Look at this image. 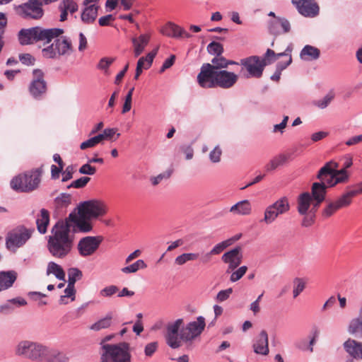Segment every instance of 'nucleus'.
Here are the masks:
<instances>
[{"mask_svg":"<svg viewBox=\"0 0 362 362\" xmlns=\"http://www.w3.org/2000/svg\"><path fill=\"white\" fill-rule=\"evenodd\" d=\"M280 21L281 18H276V19L270 20L268 22V30L271 34L278 35L281 33Z\"/></svg>","mask_w":362,"mask_h":362,"instance_id":"obj_48","label":"nucleus"},{"mask_svg":"<svg viewBox=\"0 0 362 362\" xmlns=\"http://www.w3.org/2000/svg\"><path fill=\"white\" fill-rule=\"evenodd\" d=\"M226 59L215 57L211 64L204 63L197 75V82L204 88L221 87L226 88Z\"/></svg>","mask_w":362,"mask_h":362,"instance_id":"obj_2","label":"nucleus"},{"mask_svg":"<svg viewBox=\"0 0 362 362\" xmlns=\"http://www.w3.org/2000/svg\"><path fill=\"white\" fill-rule=\"evenodd\" d=\"M73 226L66 219V223L58 222L52 228V235L47 241V249L55 258L63 259L71 251L73 238L70 236V227Z\"/></svg>","mask_w":362,"mask_h":362,"instance_id":"obj_3","label":"nucleus"},{"mask_svg":"<svg viewBox=\"0 0 362 362\" xmlns=\"http://www.w3.org/2000/svg\"><path fill=\"white\" fill-rule=\"evenodd\" d=\"M290 210V204L286 197H283L276 200L272 204L269 205L264 214V218L261 222L266 224H271L275 221L280 215L287 213Z\"/></svg>","mask_w":362,"mask_h":362,"instance_id":"obj_11","label":"nucleus"},{"mask_svg":"<svg viewBox=\"0 0 362 362\" xmlns=\"http://www.w3.org/2000/svg\"><path fill=\"white\" fill-rule=\"evenodd\" d=\"M149 39L150 36L146 34L141 35L139 37L132 39L135 57H139L143 52L149 42Z\"/></svg>","mask_w":362,"mask_h":362,"instance_id":"obj_29","label":"nucleus"},{"mask_svg":"<svg viewBox=\"0 0 362 362\" xmlns=\"http://www.w3.org/2000/svg\"><path fill=\"white\" fill-rule=\"evenodd\" d=\"M74 173V168L71 165H69L64 172L63 173V177L62 181V182H66L69 180H71L73 177Z\"/></svg>","mask_w":362,"mask_h":362,"instance_id":"obj_64","label":"nucleus"},{"mask_svg":"<svg viewBox=\"0 0 362 362\" xmlns=\"http://www.w3.org/2000/svg\"><path fill=\"white\" fill-rule=\"evenodd\" d=\"M253 351L255 354L262 356L269 354V339L267 332L262 330L253 339Z\"/></svg>","mask_w":362,"mask_h":362,"instance_id":"obj_19","label":"nucleus"},{"mask_svg":"<svg viewBox=\"0 0 362 362\" xmlns=\"http://www.w3.org/2000/svg\"><path fill=\"white\" fill-rule=\"evenodd\" d=\"M54 42L42 49V56L47 59H59L70 55L74 47L71 40L65 36L54 37Z\"/></svg>","mask_w":362,"mask_h":362,"instance_id":"obj_8","label":"nucleus"},{"mask_svg":"<svg viewBox=\"0 0 362 362\" xmlns=\"http://www.w3.org/2000/svg\"><path fill=\"white\" fill-rule=\"evenodd\" d=\"M103 141V137L102 135H97L93 137L88 139V140L82 142L80 145V148L81 150H86L87 148H90L96 146L98 144L101 143Z\"/></svg>","mask_w":362,"mask_h":362,"instance_id":"obj_39","label":"nucleus"},{"mask_svg":"<svg viewBox=\"0 0 362 362\" xmlns=\"http://www.w3.org/2000/svg\"><path fill=\"white\" fill-rule=\"evenodd\" d=\"M85 8L81 13V20L86 24L93 23L97 16L98 6L95 4L85 6Z\"/></svg>","mask_w":362,"mask_h":362,"instance_id":"obj_27","label":"nucleus"},{"mask_svg":"<svg viewBox=\"0 0 362 362\" xmlns=\"http://www.w3.org/2000/svg\"><path fill=\"white\" fill-rule=\"evenodd\" d=\"M64 33L62 28H43L36 26L30 28H23L18 33V40L21 45H33L37 42H43L44 45L49 44L54 37Z\"/></svg>","mask_w":362,"mask_h":362,"instance_id":"obj_4","label":"nucleus"},{"mask_svg":"<svg viewBox=\"0 0 362 362\" xmlns=\"http://www.w3.org/2000/svg\"><path fill=\"white\" fill-rule=\"evenodd\" d=\"M103 241L101 235L86 236L81 238L77 245L79 255L83 257H87L94 255Z\"/></svg>","mask_w":362,"mask_h":362,"instance_id":"obj_13","label":"nucleus"},{"mask_svg":"<svg viewBox=\"0 0 362 362\" xmlns=\"http://www.w3.org/2000/svg\"><path fill=\"white\" fill-rule=\"evenodd\" d=\"M33 232V228H28L24 226H18L13 228L6 237V248L12 252H16L18 248L27 243Z\"/></svg>","mask_w":362,"mask_h":362,"instance_id":"obj_9","label":"nucleus"},{"mask_svg":"<svg viewBox=\"0 0 362 362\" xmlns=\"http://www.w3.org/2000/svg\"><path fill=\"white\" fill-rule=\"evenodd\" d=\"M247 271V266H242L240 267L238 269H237L235 271L232 272L230 276V280L232 282H235L238 280H240L246 273Z\"/></svg>","mask_w":362,"mask_h":362,"instance_id":"obj_51","label":"nucleus"},{"mask_svg":"<svg viewBox=\"0 0 362 362\" xmlns=\"http://www.w3.org/2000/svg\"><path fill=\"white\" fill-rule=\"evenodd\" d=\"M351 203L352 199L347 191H346L335 200L327 202L322 211V216L323 218H328L333 216L338 210L349 206Z\"/></svg>","mask_w":362,"mask_h":362,"instance_id":"obj_14","label":"nucleus"},{"mask_svg":"<svg viewBox=\"0 0 362 362\" xmlns=\"http://www.w3.org/2000/svg\"><path fill=\"white\" fill-rule=\"evenodd\" d=\"M107 213V206L98 200H90L81 203L76 211L71 212L68 222L73 224L75 232L87 233L93 230L90 220L104 216Z\"/></svg>","mask_w":362,"mask_h":362,"instance_id":"obj_1","label":"nucleus"},{"mask_svg":"<svg viewBox=\"0 0 362 362\" xmlns=\"http://www.w3.org/2000/svg\"><path fill=\"white\" fill-rule=\"evenodd\" d=\"M312 201H313V199H312V197L309 192H306L300 194L298 196L297 200L298 212L301 215L307 214L308 211L312 203Z\"/></svg>","mask_w":362,"mask_h":362,"instance_id":"obj_26","label":"nucleus"},{"mask_svg":"<svg viewBox=\"0 0 362 362\" xmlns=\"http://www.w3.org/2000/svg\"><path fill=\"white\" fill-rule=\"evenodd\" d=\"M199 257V255L198 253H183L175 258V263L177 265L181 266L189 261L197 260Z\"/></svg>","mask_w":362,"mask_h":362,"instance_id":"obj_38","label":"nucleus"},{"mask_svg":"<svg viewBox=\"0 0 362 362\" xmlns=\"http://www.w3.org/2000/svg\"><path fill=\"white\" fill-rule=\"evenodd\" d=\"M230 211L235 214L247 215L251 211V206L247 200L240 201L231 206Z\"/></svg>","mask_w":362,"mask_h":362,"instance_id":"obj_33","label":"nucleus"},{"mask_svg":"<svg viewBox=\"0 0 362 362\" xmlns=\"http://www.w3.org/2000/svg\"><path fill=\"white\" fill-rule=\"evenodd\" d=\"M90 178L88 177H81L79 179L73 181L69 186L68 188L74 187V188H82L84 187L88 182L90 181Z\"/></svg>","mask_w":362,"mask_h":362,"instance_id":"obj_53","label":"nucleus"},{"mask_svg":"<svg viewBox=\"0 0 362 362\" xmlns=\"http://www.w3.org/2000/svg\"><path fill=\"white\" fill-rule=\"evenodd\" d=\"M49 223V213L47 209H42L36 219L37 228L41 234H45L47 232Z\"/></svg>","mask_w":362,"mask_h":362,"instance_id":"obj_28","label":"nucleus"},{"mask_svg":"<svg viewBox=\"0 0 362 362\" xmlns=\"http://www.w3.org/2000/svg\"><path fill=\"white\" fill-rule=\"evenodd\" d=\"M221 155V151L219 148L216 147L209 154L211 160L214 163L218 162L220 160Z\"/></svg>","mask_w":362,"mask_h":362,"instance_id":"obj_63","label":"nucleus"},{"mask_svg":"<svg viewBox=\"0 0 362 362\" xmlns=\"http://www.w3.org/2000/svg\"><path fill=\"white\" fill-rule=\"evenodd\" d=\"M112 321V315L111 313L107 314L105 317L99 320L93 324L90 329L93 331H99L103 329L108 328L111 326Z\"/></svg>","mask_w":362,"mask_h":362,"instance_id":"obj_36","label":"nucleus"},{"mask_svg":"<svg viewBox=\"0 0 362 362\" xmlns=\"http://www.w3.org/2000/svg\"><path fill=\"white\" fill-rule=\"evenodd\" d=\"M320 49L309 45H305L300 53V58L305 61L316 60L320 57Z\"/></svg>","mask_w":362,"mask_h":362,"instance_id":"obj_30","label":"nucleus"},{"mask_svg":"<svg viewBox=\"0 0 362 362\" xmlns=\"http://www.w3.org/2000/svg\"><path fill=\"white\" fill-rule=\"evenodd\" d=\"M334 98L333 92L327 93L322 99L315 102V105L320 109L326 108Z\"/></svg>","mask_w":362,"mask_h":362,"instance_id":"obj_50","label":"nucleus"},{"mask_svg":"<svg viewBox=\"0 0 362 362\" xmlns=\"http://www.w3.org/2000/svg\"><path fill=\"white\" fill-rule=\"evenodd\" d=\"M293 296L294 298H297L305 288V281L299 277H296L293 281Z\"/></svg>","mask_w":362,"mask_h":362,"instance_id":"obj_42","label":"nucleus"},{"mask_svg":"<svg viewBox=\"0 0 362 362\" xmlns=\"http://www.w3.org/2000/svg\"><path fill=\"white\" fill-rule=\"evenodd\" d=\"M82 272L77 268H70L68 270V284L75 285L76 281L82 278Z\"/></svg>","mask_w":362,"mask_h":362,"instance_id":"obj_46","label":"nucleus"},{"mask_svg":"<svg viewBox=\"0 0 362 362\" xmlns=\"http://www.w3.org/2000/svg\"><path fill=\"white\" fill-rule=\"evenodd\" d=\"M45 360L49 362H68L69 359L64 354L49 349V356Z\"/></svg>","mask_w":362,"mask_h":362,"instance_id":"obj_43","label":"nucleus"},{"mask_svg":"<svg viewBox=\"0 0 362 362\" xmlns=\"http://www.w3.org/2000/svg\"><path fill=\"white\" fill-rule=\"evenodd\" d=\"M33 74V79L30 85L29 90L34 98H37L46 92L47 86L43 79L44 74L41 70L35 69Z\"/></svg>","mask_w":362,"mask_h":362,"instance_id":"obj_18","label":"nucleus"},{"mask_svg":"<svg viewBox=\"0 0 362 362\" xmlns=\"http://www.w3.org/2000/svg\"><path fill=\"white\" fill-rule=\"evenodd\" d=\"M243 252L240 246H236L234 248L228 250V269H235L242 262Z\"/></svg>","mask_w":362,"mask_h":362,"instance_id":"obj_24","label":"nucleus"},{"mask_svg":"<svg viewBox=\"0 0 362 362\" xmlns=\"http://www.w3.org/2000/svg\"><path fill=\"white\" fill-rule=\"evenodd\" d=\"M288 159V156L286 154H279L273 158L265 166L266 171L269 172L274 170L278 167L284 165Z\"/></svg>","mask_w":362,"mask_h":362,"instance_id":"obj_35","label":"nucleus"},{"mask_svg":"<svg viewBox=\"0 0 362 362\" xmlns=\"http://www.w3.org/2000/svg\"><path fill=\"white\" fill-rule=\"evenodd\" d=\"M226 248V240H223L221 243L217 244L214 246V247L211 250V254L218 255L222 252Z\"/></svg>","mask_w":362,"mask_h":362,"instance_id":"obj_62","label":"nucleus"},{"mask_svg":"<svg viewBox=\"0 0 362 362\" xmlns=\"http://www.w3.org/2000/svg\"><path fill=\"white\" fill-rule=\"evenodd\" d=\"M49 348L45 344L28 339L19 341L14 347L16 356L32 361H42L47 358Z\"/></svg>","mask_w":362,"mask_h":362,"instance_id":"obj_5","label":"nucleus"},{"mask_svg":"<svg viewBox=\"0 0 362 362\" xmlns=\"http://www.w3.org/2000/svg\"><path fill=\"white\" fill-rule=\"evenodd\" d=\"M183 324L182 319H177L175 322L168 323L166 327L165 340L167 344L173 348L177 349L181 346L182 339L180 338L181 326Z\"/></svg>","mask_w":362,"mask_h":362,"instance_id":"obj_16","label":"nucleus"},{"mask_svg":"<svg viewBox=\"0 0 362 362\" xmlns=\"http://www.w3.org/2000/svg\"><path fill=\"white\" fill-rule=\"evenodd\" d=\"M158 49L153 50L149 52L146 57H141L138 62H141V68L144 69H148L151 66L153 59L157 54Z\"/></svg>","mask_w":362,"mask_h":362,"instance_id":"obj_45","label":"nucleus"},{"mask_svg":"<svg viewBox=\"0 0 362 362\" xmlns=\"http://www.w3.org/2000/svg\"><path fill=\"white\" fill-rule=\"evenodd\" d=\"M329 186L325 185V182H314L311 187V197L313 199V206L317 208L320 204L322 203L325 199L327 193V189Z\"/></svg>","mask_w":362,"mask_h":362,"instance_id":"obj_20","label":"nucleus"},{"mask_svg":"<svg viewBox=\"0 0 362 362\" xmlns=\"http://www.w3.org/2000/svg\"><path fill=\"white\" fill-rule=\"evenodd\" d=\"M347 192L352 199L358 194H362V181L352 187H349Z\"/></svg>","mask_w":362,"mask_h":362,"instance_id":"obj_55","label":"nucleus"},{"mask_svg":"<svg viewBox=\"0 0 362 362\" xmlns=\"http://www.w3.org/2000/svg\"><path fill=\"white\" fill-rule=\"evenodd\" d=\"M206 49L210 54L216 57L221 56L224 51L223 46L221 43L214 41L208 45Z\"/></svg>","mask_w":362,"mask_h":362,"instance_id":"obj_44","label":"nucleus"},{"mask_svg":"<svg viewBox=\"0 0 362 362\" xmlns=\"http://www.w3.org/2000/svg\"><path fill=\"white\" fill-rule=\"evenodd\" d=\"M59 8H64L67 12L74 13L78 10V5L73 0H62Z\"/></svg>","mask_w":362,"mask_h":362,"instance_id":"obj_49","label":"nucleus"},{"mask_svg":"<svg viewBox=\"0 0 362 362\" xmlns=\"http://www.w3.org/2000/svg\"><path fill=\"white\" fill-rule=\"evenodd\" d=\"M158 342L153 341L146 344L144 349L145 355L148 357H151L156 352L158 349Z\"/></svg>","mask_w":362,"mask_h":362,"instance_id":"obj_58","label":"nucleus"},{"mask_svg":"<svg viewBox=\"0 0 362 362\" xmlns=\"http://www.w3.org/2000/svg\"><path fill=\"white\" fill-rule=\"evenodd\" d=\"M349 175L345 169L337 170L334 168L332 182H329V187H334L339 183H346L349 181Z\"/></svg>","mask_w":362,"mask_h":362,"instance_id":"obj_32","label":"nucleus"},{"mask_svg":"<svg viewBox=\"0 0 362 362\" xmlns=\"http://www.w3.org/2000/svg\"><path fill=\"white\" fill-rule=\"evenodd\" d=\"M147 265L142 259H138L132 264L122 268L124 274L136 273L138 270L146 268Z\"/></svg>","mask_w":362,"mask_h":362,"instance_id":"obj_37","label":"nucleus"},{"mask_svg":"<svg viewBox=\"0 0 362 362\" xmlns=\"http://www.w3.org/2000/svg\"><path fill=\"white\" fill-rule=\"evenodd\" d=\"M205 326V318L199 316L196 321L189 322L185 327L180 329V338L185 341H192L202 334Z\"/></svg>","mask_w":362,"mask_h":362,"instance_id":"obj_15","label":"nucleus"},{"mask_svg":"<svg viewBox=\"0 0 362 362\" xmlns=\"http://www.w3.org/2000/svg\"><path fill=\"white\" fill-rule=\"evenodd\" d=\"M16 13L23 18L40 19L44 11L38 0H28V2L16 7Z\"/></svg>","mask_w":362,"mask_h":362,"instance_id":"obj_12","label":"nucleus"},{"mask_svg":"<svg viewBox=\"0 0 362 362\" xmlns=\"http://www.w3.org/2000/svg\"><path fill=\"white\" fill-rule=\"evenodd\" d=\"M102 348L101 362H130L131 354L127 343L104 344Z\"/></svg>","mask_w":362,"mask_h":362,"instance_id":"obj_7","label":"nucleus"},{"mask_svg":"<svg viewBox=\"0 0 362 362\" xmlns=\"http://www.w3.org/2000/svg\"><path fill=\"white\" fill-rule=\"evenodd\" d=\"M161 32L163 35L172 37L189 38L192 36L184 28L173 23H168L162 28Z\"/></svg>","mask_w":362,"mask_h":362,"instance_id":"obj_22","label":"nucleus"},{"mask_svg":"<svg viewBox=\"0 0 362 362\" xmlns=\"http://www.w3.org/2000/svg\"><path fill=\"white\" fill-rule=\"evenodd\" d=\"M21 62L25 65H33L35 63V58L30 54H21L19 55Z\"/></svg>","mask_w":362,"mask_h":362,"instance_id":"obj_57","label":"nucleus"},{"mask_svg":"<svg viewBox=\"0 0 362 362\" xmlns=\"http://www.w3.org/2000/svg\"><path fill=\"white\" fill-rule=\"evenodd\" d=\"M292 47L291 45H288L286 50L284 52L276 54L274 50L271 49H267L264 57L267 59H276V58H279L283 56H288V57L291 56Z\"/></svg>","mask_w":362,"mask_h":362,"instance_id":"obj_41","label":"nucleus"},{"mask_svg":"<svg viewBox=\"0 0 362 362\" xmlns=\"http://www.w3.org/2000/svg\"><path fill=\"white\" fill-rule=\"evenodd\" d=\"M298 13L306 18H314L319 14L320 7L315 0H291Z\"/></svg>","mask_w":362,"mask_h":362,"instance_id":"obj_17","label":"nucleus"},{"mask_svg":"<svg viewBox=\"0 0 362 362\" xmlns=\"http://www.w3.org/2000/svg\"><path fill=\"white\" fill-rule=\"evenodd\" d=\"M78 171L81 174L93 175L96 173V168L88 163L83 165Z\"/></svg>","mask_w":362,"mask_h":362,"instance_id":"obj_56","label":"nucleus"},{"mask_svg":"<svg viewBox=\"0 0 362 362\" xmlns=\"http://www.w3.org/2000/svg\"><path fill=\"white\" fill-rule=\"evenodd\" d=\"M44 165L34 168L24 174H20L11 181V187L16 191L31 192L37 189L41 182Z\"/></svg>","mask_w":362,"mask_h":362,"instance_id":"obj_6","label":"nucleus"},{"mask_svg":"<svg viewBox=\"0 0 362 362\" xmlns=\"http://www.w3.org/2000/svg\"><path fill=\"white\" fill-rule=\"evenodd\" d=\"M345 351L354 359L362 360V343L349 339L344 343Z\"/></svg>","mask_w":362,"mask_h":362,"instance_id":"obj_23","label":"nucleus"},{"mask_svg":"<svg viewBox=\"0 0 362 362\" xmlns=\"http://www.w3.org/2000/svg\"><path fill=\"white\" fill-rule=\"evenodd\" d=\"M17 279V273L14 271L0 272V291L12 286Z\"/></svg>","mask_w":362,"mask_h":362,"instance_id":"obj_25","label":"nucleus"},{"mask_svg":"<svg viewBox=\"0 0 362 362\" xmlns=\"http://www.w3.org/2000/svg\"><path fill=\"white\" fill-rule=\"evenodd\" d=\"M274 61L275 59H267L265 57L261 59L258 56H251L242 59L241 64L248 73L247 78H258L262 76L265 66L272 64Z\"/></svg>","mask_w":362,"mask_h":362,"instance_id":"obj_10","label":"nucleus"},{"mask_svg":"<svg viewBox=\"0 0 362 362\" xmlns=\"http://www.w3.org/2000/svg\"><path fill=\"white\" fill-rule=\"evenodd\" d=\"M115 58L113 57H103L100 59L97 64V69L103 71L105 74L108 75V69L110 66L115 62Z\"/></svg>","mask_w":362,"mask_h":362,"instance_id":"obj_47","label":"nucleus"},{"mask_svg":"<svg viewBox=\"0 0 362 362\" xmlns=\"http://www.w3.org/2000/svg\"><path fill=\"white\" fill-rule=\"evenodd\" d=\"M115 18L112 15L109 14L105 16H102L99 18L98 23L100 26H107L110 24L111 22L114 21Z\"/></svg>","mask_w":362,"mask_h":362,"instance_id":"obj_61","label":"nucleus"},{"mask_svg":"<svg viewBox=\"0 0 362 362\" xmlns=\"http://www.w3.org/2000/svg\"><path fill=\"white\" fill-rule=\"evenodd\" d=\"M348 332L356 338H362V319L358 317L352 319L349 322Z\"/></svg>","mask_w":362,"mask_h":362,"instance_id":"obj_31","label":"nucleus"},{"mask_svg":"<svg viewBox=\"0 0 362 362\" xmlns=\"http://www.w3.org/2000/svg\"><path fill=\"white\" fill-rule=\"evenodd\" d=\"M317 210V208L313 207L310 211V214H305L302 221V226L303 227H309L312 226L315 222V214Z\"/></svg>","mask_w":362,"mask_h":362,"instance_id":"obj_52","label":"nucleus"},{"mask_svg":"<svg viewBox=\"0 0 362 362\" xmlns=\"http://www.w3.org/2000/svg\"><path fill=\"white\" fill-rule=\"evenodd\" d=\"M118 288L116 286L111 285L107 286L100 291V295L103 297H111L118 291Z\"/></svg>","mask_w":362,"mask_h":362,"instance_id":"obj_54","label":"nucleus"},{"mask_svg":"<svg viewBox=\"0 0 362 362\" xmlns=\"http://www.w3.org/2000/svg\"><path fill=\"white\" fill-rule=\"evenodd\" d=\"M170 177V173H165L159 174L156 177L151 178V183L153 186L158 185L163 179H168Z\"/></svg>","mask_w":362,"mask_h":362,"instance_id":"obj_59","label":"nucleus"},{"mask_svg":"<svg viewBox=\"0 0 362 362\" xmlns=\"http://www.w3.org/2000/svg\"><path fill=\"white\" fill-rule=\"evenodd\" d=\"M338 164L332 160H330L325 163L322 167L317 175V178L320 182H325L326 185L329 186V182H332L333 179V173H334V168H337Z\"/></svg>","mask_w":362,"mask_h":362,"instance_id":"obj_21","label":"nucleus"},{"mask_svg":"<svg viewBox=\"0 0 362 362\" xmlns=\"http://www.w3.org/2000/svg\"><path fill=\"white\" fill-rule=\"evenodd\" d=\"M64 293L65 294L64 296L67 298H71V300H74L76 293L75 286L68 284L67 287L64 290Z\"/></svg>","mask_w":362,"mask_h":362,"instance_id":"obj_60","label":"nucleus"},{"mask_svg":"<svg viewBox=\"0 0 362 362\" xmlns=\"http://www.w3.org/2000/svg\"><path fill=\"white\" fill-rule=\"evenodd\" d=\"M71 197L69 194L62 193L55 198L54 204L57 208H66L71 204Z\"/></svg>","mask_w":362,"mask_h":362,"instance_id":"obj_40","label":"nucleus"},{"mask_svg":"<svg viewBox=\"0 0 362 362\" xmlns=\"http://www.w3.org/2000/svg\"><path fill=\"white\" fill-rule=\"evenodd\" d=\"M46 274L47 276L54 274L59 280H64L65 272L62 267L54 262H49L47 264Z\"/></svg>","mask_w":362,"mask_h":362,"instance_id":"obj_34","label":"nucleus"}]
</instances>
